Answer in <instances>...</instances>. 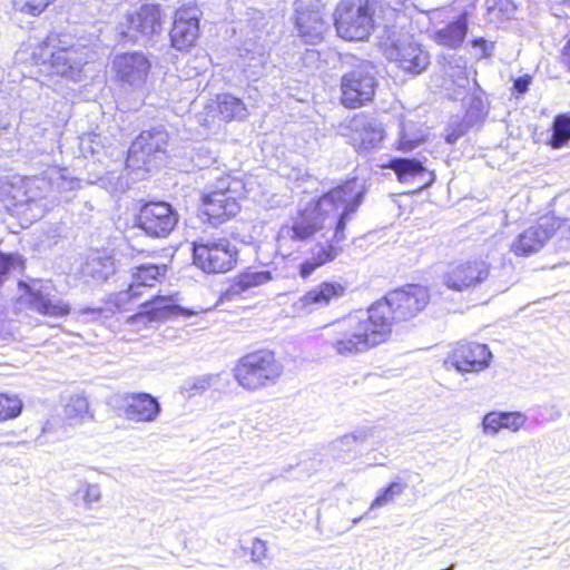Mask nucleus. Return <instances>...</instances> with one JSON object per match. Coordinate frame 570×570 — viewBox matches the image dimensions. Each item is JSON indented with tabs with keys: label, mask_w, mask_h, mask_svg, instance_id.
Instances as JSON below:
<instances>
[{
	"label": "nucleus",
	"mask_w": 570,
	"mask_h": 570,
	"mask_svg": "<svg viewBox=\"0 0 570 570\" xmlns=\"http://www.w3.org/2000/svg\"><path fill=\"white\" fill-rule=\"evenodd\" d=\"M364 193V185L357 179L331 189L313 207L303 210L292 225L281 227L277 235L278 249L283 255H289L287 249L292 242H304L318 230H324V236L333 232L332 240L342 243L346 239V223L357 212Z\"/></svg>",
	"instance_id": "1"
},
{
	"label": "nucleus",
	"mask_w": 570,
	"mask_h": 570,
	"mask_svg": "<svg viewBox=\"0 0 570 570\" xmlns=\"http://www.w3.org/2000/svg\"><path fill=\"white\" fill-rule=\"evenodd\" d=\"M320 336L328 352L345 358L366 354L387 341L370 307L324 325Z\"/></svg>",
	"instance_id": "2"
},
{
	"label": "nucleus",
	"mask_w": 570,
	"mask_h": 570,
	"mask_svg": "<svg viewBox=\"0 0 570 570\" xmlns=\"http://www.w3.org/2000/svg\"><path fill=\"white\" fill-rule=\"evenodd\" d=\"M32 55L37 63L75 82L81 80L82 68L90 59L87 46L69 35L48 36Z\"/></svg>",
	"instance_id": "3"
},
{
	"label": "nucleus",
	"mask_w": 570,
	"mask_h": 570,
	"mask_svg": "<svg viewBox=\"0 0 570 570\" xmlns=\"http://www.w3.org/2000/svg\"><path fill=\"white\" fill-rule=\"evenodd\" d=\"M206 176L209 183L202 193V210L209 224L218 226L238 214V200L246 191V185L218 169H209Z\"/></svg>",
	"instance_id": "4"
},
{
	"label": "nucleus",
	"mask_w": 570,
	"mask_h": 570,
	"mask_svg": "<svg viewBox=\"0 0 570 570\" xmlns=\"http://www.w3.org/2000/svg\"><path fill=\"white\" fill-rule=\"evenodd\" d=\"M430 301L425 286L409 284L389 292L382 299L370 306L377 323L383 327L387 340L394 322H405L422 312Z\"/></svg>",
	"instance_id": "5"
},
{
	"label": "nucleus",
	"mask_w": 570,
	"mask_h": 570,
	"mask_svg": "<svg viewBox=\"0 0 570 570\" xmlns=\"http://www.w3.org/2000/svg\"><path fill=\"white\" fill-rule=\"evenodd\" d=\"M283 364L267 350L243 356L234 367V377L239 386L255 392L275 385L283 374Z\"/></svg>",
	"instance_id": "6"
},
{
	"label": "nucleus",
	"mask_w": 570,
	"mask_h": 570,
	"mask_svg": "<svg viewBox=\"0 0 570 570\" xmlns=\"http://www.w3.org/2000/svg\"><path fill=\"white\" fill-rule=\"evenodd\" d=\"M48 187L49 184L45 179L35 177L3 185L0 191L7 197L3 199L7 210L33 222L41 218L47 210Z\"/></svg>",
	"instance_id": "7"
},
{
	"label": "nucleus",
	"mask_w": 570,
	"mask_h": 570,
	"mask_svg": "<svg viewBox=\"0 0 570 570\" xmlns=\"http://www.w3.org/2000/svg\"><path fill=\"white\" fill-rule=\"evenodd\" d=\"M557 233L570 239V219L556 216L541 217L537 224L520 233L511 243L510 249L517 256H530L541 250Z\"/></svg>",
	"instance_id": "8"
},
{
	"label": "nucleus",
	"mask_w": 570,
	"mask_h": 570,
	"mask_svg": "<svg viewBox=\"0 0 570 570\" xmlns=\"http://www.w3.org/2000/svg\"><path fill=\"white\" fill-rule=\"evenodd\" d=\"M334 22L341 38L350 41L364 40L373 29V13L363 0H341Z\"/></svg>",
	"instance_id": "9"
},
{
	"label": "nucleus",
	"mask_w": 570,
	"mask_h": 570,
	"mask_svg": "<svg viewBox=\"0 0 570 570\" xmlns=\"http://www.w3.org/2000/svg\"><path fill=\"white\" fill-rule=\"evenodd\" d=\"M193 258L205 273H226L236 265L237 249L227 238H213L195 243Z\"/></svg>",
	"instance_id": "10"
},
{
	"label": "nucleus",
	"mask_w": 570,
	"mask_h": 570,
	"mask_svg": "<svg viewBox=\"0 0 570 570\" xmlns=\"http://www.w3.org/2000/svg\"><path fill=\"white\" fill-rule=\"evenodd\" d=\"M376 85L373 66L361 63L342 77V104L347 108H358L365 105L372 100Z\"/></svg>",
	"instance_id": "11"
},
{
	"label": "nucleus",
	"mask_w": 570,
	"mask_h": 570,
	"mask_svg": "<svg viewBox=\"0 0 570 570\" xmlns=\"http://www.w3.org/2000/svg\"><path fill=\"white\" fill-rule=\"evenodd\" d=\"M384 55L400 69L414 76L422 73L430 65L429 52L405 36L385 43Z\"/></svg>",
	"instance_id": "12"
},
{
	"label": "nucleus",
	"mask_w": 570,
	"mask_h": 570,
	"mask_svg": "<svg viewBox=\"0 0 570 570\" xmlns=\"http://www.w3.org/2000/svg\"><path fill=\"white\" fill-rule=\"evenodd\" d=\"M491 358L492 353L485 344L458 343L445 357L444 367L460 374L480 373L490 366Z\"/></svg>",
	"instance_id": "13"
},
{
	"label": "nucleus",
	"mask_w": 570,
	"mask_h": 570,
	"mask_svg": "<svg viewBox=\"0 0 570 570\" xmlns=\"http://www.w3.org/2000/svg\"><path fill=\"white\" fill-rule=\"evenodd\" d=\"M490 275V264L482 258L451 264L443 274V284L452 291L463 292L482 284Z\"/></svg>",
	"instance_id": "14"
},
{
	"label": "nucleus",
	"mask_w": 570,
	"mask_h": 570,
	"mask_svg": "<svg viewBox=\"0 0 570 570\" xmlns=\"http://www.w3.org/2000/svg\"><path fill=\"white\" fill-rule=\"evenodd\" d=\"M150 69V60L140 51L120 53L112 60V70L117 80L121 87L132 90L145 87Z\"/></svg>",
	"instance_id": "15"
},
{
	"label": "nucleus",
	"mask_w": 570,
	"mask_h": 570,
	"mask_svg": "<svg viewBox=\"0 0 570 570\" xmlns=\"http://www.w3.org/2000/svg\"><path fill=\"white\" fill-rule=\"evenodd\" d=\"M345 292L346 287L338 282H322L294 301L289 313L293 317H305L338 301Z\"/></svg>",
	"instance_id": "16"
},
{
	"label": "nucleus",
	"mask_w": 570,
	"mask_h": 570,
	"mask_svg": "<svg viewBox=\"0 0 570 570\" xmlns=\"http://www.w3.org/2000/svg\"><path fill=\"white\" fill-rule=\"evenodd\" d=\"M125 38L134 42H147L163 31L164 17L159 6L145 4L127 16Z\"/></svg>",
	"instance_id": "17"
},
{
	"label": "nucleus",
	"mask_w": 570,
	"mask_h": 570,
	"mask_svg": "<svg viewBox=\"0 0 570 570\" xmlns=\"http://www.w3.org/2000/svg\"><path fill=\"white\" fill-rule=\"evenodd\" d=\"M178 223V215L165 202H155L144 205L137 218V225L148 236L167 237Z\"/></svg>",
	"instance_id": "18"
},
{
	"label": "nucleus",
	"mask_w": 570,
	"mask_h": 570,
	"mask_svg": "<svg viewBox=\"0 0 570 570\" xmlns=\"http://www.w3.org/2000/svg\"><path fill=\"white\" fill-rule=\"evenodd\" d=\"M342 129L343 136L358 149L377 148L384 138L382 124L364 114L354 116Z\"/></svg>",
	"instance_id": "19"
},
{
	"label": "nucleus",
	"mask_w": 570,
	"mask_h": 570,
	"mask_svg": "<svg viewBox=\"0 0 570 570\" xmlns=\"http://www.w3.org/2000/svg\"><path fill=\"white\" fill-rule=\"evenodd\" d=\"M168 142V134L163 128H153L142 131L128 150L127 166L141 167L149 163V158L165 150Z\"/></svg>",
	"instance_id": "20"
},
{
	"label": "nucleus",
	"mask_w": 570,
	"mask_h": 570,
	"mask_svg": "<svg viewBox=\"0 0 570 570\" xmlns=\"http://www.w3.org/2000/svg\"><path fill=\"white\" fill-rule=\"evenodd\" d=\"M295 28L297 36L308 45H317L324 39L328 23L316 6H305L303 0L296 2Z\"/></svg>",
	"instance_id": "21"
},
{
	"label": "nucleus",
	"mask_w": 570,
	"mask_h": 570,
	"mask_svg": "<svg viewBox=\"0 0 570 570\" xmlns=\"http://www.w3.org/2000/svg\"><path fill=\"white\" fill-rule=\"evenodd\" d=\"M126 420L135 423L155 422L161 413V405L148 393H127L120 406Z\"/></svg>",
	"instance_id": "22"
},
{
	"label": "nucleus",
	"mask_w": 570,
	"mask_h": 570,
	"mask_svg": "<svg viewBox=\"0 0 570 570\" xmlns=\"http://www.w3.org/2000/svg\"><path fill=\"white\" fill-rule=\"evenodd\" d=\"M199 36V19L196 8H181L176 11L170 30L171 46L177 50H187L196 43Z\"/></svg>",
	"instance_id": "23"
},
{
	"label": "nucleus",
	"mask_w": 570,
	"mask_h": 570,
	"mask_svg": "<svg viewBox=\"0 0 570 570\" xmlns=\"http://www.w3.org/2000/svg\"><path fill=\"white\" fill-rule=\"evenodd\" d=\"M165 273V265L146 264L136 267L128 288L116 295V305L119 308H126L127 304L142 295V288L153 287Z\"/></svg>",
	"instance_id": "24"
},
{
	"label": "nucleus",
	"mask_w": 570,
	"mask_h": 570,
	"mask_svg": "<svg viewBox=\"0 0 570 570\" xmlns=\"http://www.w3.org/2000/svg\"><path fill=\"white\" fill-rule=\"evenodd\" d=\"M386 167L396 174L400 183L413 185L414 190L426 188L434 181L433 173L416 159L394 158Z\"/></svg>",
	"instance_id": "25"
},
{
	"label": "nucleus",
	"mask_w": 570,
	"mask_h": 570,
	"mask_svg": "<svg viewBox=\"0 0 570 570\" xmlns=\"http://www.w3.org/2000/svg\"><path fill=\"white\" fill-rule=\"evenodd\" d=\"M29 306L31 309L49 317H61L68 315L70 307L62 299L50 293V286L33 283L28 286Z\"/></svg>",
	"instance_id": "26"
},
{
	"label": "nucleus",
	"mask_w": 570,
	"mask_h": 570,
	"mask_svg": "<svg viewBox=\"0 0 570 570\" xmlns=\"http://www.w3.org/2000/svg\"><path fill=\"white\" fill-rule=\"evenodd\" d=\"M242 67L248 78L262 77L269 65V52L267 48L254 40H247L239 48Z\"/></svg>",
	"instance_id": "27"
},
{
	"label": "nucleus",
	"mask_w": 570,
	"mask_h": 570,
	"mask_svg": "<svg viewBox=\"0 0 570 570\" xmlns=\"http://www.w3.org/2000/svg\"><path fill=\"white\" fill-rule=\"evenodd\" d=\"M340 243L332 240V237L325 243H318L311 249V256L299 265V275L302 278L309 277L318 267L334 261L341 253Z\"/></svg>",
	"instance_id": "28"
},
{
	"label": "nucleus",
	"mask_w": 570,
	"mask_h": 570,
	"mask_svg": "<svg viewBox=\"0 0 570 570\" xmlns=\"http://www.w3.org/2000/svg\"><path fill=\"white\" fill-rule=\"evenodd\" d=\"M272 274L269 271H252L248 269L232 282L229 287L225 292L227 299H233L240 296L250 288L264 285L272 281Z\"/></svg>",
	"instance_id": "29"
},
{
	"label": "nucleus",
	"mask_w": 570,
	"mask_h": 570,
	"mask_svg": "<svg viewBox=\"0 0 570 570\" xmlns=\"http://www.w3.org/2000/svg\"><path fill=\"white\" fill-rule=\"evenodd\" d=\"M115 271V259L106 253L91 254L82 265V275L96 282H105Z\"/></svg>",
	"instance_id": "30"
},
{
	"label": "nucleus",
	"mask_w": 570,
	"mask_h": 570,
	"mask_svg": "<svg viewBox=\"0 0 570 570\" xmlns=\"http://www.w3.org/2000/svg\"><path fill=\"white\" fill-rule=\"evenodd\" d=\"M468 31V20L461 16L458 20L450 22L443 28L434 31L433 40L443 47L455 49L461 46Z\"/></svg>",
	"instance_id": "31"
},
{
	"label": "nucleus",
	"mask_w": 570,
	"mask_h": 570,
	"mask_svg": "<svg viewBox=\"0 0 570 570\" xmlns=\"http://www.w3.org/2000/svg\"><path fill=\"white\" fill-rule=\"evenodd\" d=\"M425 140V134L421 126L411 120H401L396 149L403 153L412 151Z\"/></svg>",
	"instance_id": "32"
},
{
	"label": "nucleus",
	"mask_w": 570,
	"mask_h": 570,
	"mask_svg": "<svg viewBox=\"0 0 570 570\" xmlns=\"http://www.w3.org/2000/svg\"><path fill=\"white\" fill-rule=\"evenodd\" d=\"M217 105L222 118L226 121L243 120L248 115L245 104L229 94L218 96Z\"/></svg>",
	"instance_id": "33"
},
{
	"label": "nucleus",
	"mask_w": 570,
	"mask_h": 570,
	"mask_svg": "<svg viewBox=\"0 0 570 570\" xmlns=\"http://www.w3.org/2000/svg\"><path fill=\"white\" fill-rule=\"evenodd\" d=\"M142 304L148 308L151 315L150 318L155 322L166 320L184 312L180 306L173 303L170 296H155L151 301H146Z\"/></svg>",
	"instance_id": "34"
},
{
	"label": "nucleus",
	"mask_w": 570,
	"mask_h": 570,
	"mask_svg": "<svg viewBox=\"0 0 570 570\" xmlns=\"http://www.w3.org/2000/svg\"><path fill=\"white\" fill-rule=\"evenodd\" d=\"M570 140V116L567 114L559 115L552 124V136L550 145L554 149L562 148Z\"/></svg>",
	"instance_id": "35"
},
{
	"label": "nucleus",
	"mask_w": 570,
	"mask_h": 570,
	"mask_svg": "<svg viewBox=\"0 0 570 570\" xmlns=\"http://www.w3.org/2000/svg\"><path fill=\"white\" fill-rule=\"evenodd\" d=\"M73 497L81 501L87 509H92L95 504L100 503L102 493L99 484L82 481Z\"/></svg>",
	"instance_id": "36"
},
{
	"label": "nucleus",
	"mask_w": 570,
	"mask_h": 570,
	"mask_svg": "<svg viewBox=\"0 0 570 570\" xmlns=\"http://www.w3.org/2000/svg\"><path fill=\"white\" fill-rule=\"evenodd\" d=\"M65 414L71 420H83L86 416L92 417L89 412L88 400L80 394L71 395L65 405Z\"/></svg>",
	"instance_id": "37"
},
{
	"label": "nucleus",
	"mask_w": 570,
	"mask_h": 570,
	"mask_svg": "<svg viewBox=\"0 0 570 570\" xmlns=\"http://www.w3.org/2000/svg\"><path fill=\"white\" fill-rule=\"evenodd\" d=\"M22 411V401L16 395L0 393V422L17 417Z\"/></svg>",
	"instance_id": "38"
},
{
	"label": "nucleus",
	"mask_w": 570,
	"mask_h": 570,
	"mask_svg": "<svg viewBox=\"0 0 570 570\" xmlns=\"http://www.w3.org/2000/svg\"><path fill=\"white\" fill-rule=\"evenodd\" d=\"M405 485L400 482H392L387 488L382 490L371 503L370 510L382 508L404 492Z\"/></svg>",
	"instance_id": "39"
},
{
	"label": "nucleus",
	"mask_w": 570,
	"mask_h": 570,
	"mask_svg": "<svg viewBox=\"0 0 570 570\" xmlns=\"http://www.w3.org/2000/svg\"><path fill=\"white\" fill-rule=\"evenodd\" d=\"M217 380V375L206 374L190 379L184 383V391L190 396L205 392L210 387L214 381Z\"/></svg>",
	"instance_id": "40"
},
{
	"label": "nucleus",
	"mask_w": 570,
	"mask_h": 570,
	"mask_svg": "<svg viewBox=\"0 0 570 570\" xmlns=\"http://www.w3.org/2000/svg\"><path fill=\"white\" fill-rule=\"evenodd\" d=\"M502 430H509L513 433L519 432L525 424L528 417L520 411H501Z\"/></svg>",
	"instance_id": "41"
},
{
	"label": "nucleus",
	"mask_w": 570,
	"mask_h": 570,
	"mask_svg": "<svg viewBox=\"0 0 570 570\" xmlns=\"http://www.w3.org/2000/svg\"><path fill=\"white\" fill-rule=\"evenodd\" d=\"M482 433L489 436H495L502 430L501 411H491L482 417Z\"/></svg>",
	"instance_id": "42"
},
{
	"label": "nucleus",
	"mask_w": 570,
	"mask_h": 570,
	"mask_svg": "<svg viewBox=\"0 0 570 570\" xmlns=\"http://www.w3.org/2000/svg\"><path fill=\"white\" fill-rule=\"evenodd\" d=\"M455 65L452 66V61H449V66L445 69V72L449 77L453 79V82L459 87H464L468 83V70L465 67V62L462 58H453Z\"/></svg>",
	"instance_id": "43"
},
{
	"label": "nucleus",
	"mask_w": 570,
	"mask_h": 570,
	"mask_svg": "<svg viewBox=\"0 0 570 570\" xmlns=\"http://www.w3.org/2000/svg\"><path fill=\"white\" fill-rule=\"evenodd\" d=\"M365 438V433L346 434L334 441L333 450L337 452H350L356 446L357 443L363 442ZM337 458H343V455L337 453Z\"/></svg>",
	"instance_id": "44"
},
{
	"label": "nucleus",
	"mask_w": 570,
	"mask_h": 570,
	"mask_svg": "<svg viewBox=\"0 0 570 570\" xmlns=\"http://www.w3.org/2000/svg\"><path fill=\"white\" fill-rule=\"evenodd\" d=\"M51 0H18L19 10L21 12L38 16L40 14Z\"/></svg>",
	"instance_id": "45"
},
{
	"label": "nucleus",
	"mask_w": 570,
	"mask_h": 570,
	"mask_svg": "<svg viewBox=\"0 0 570 570\" xmlns=\"http://www.w3.org/2000/svg\"><path fill=\"white\" fill-rule=\"evenodd\" d=\"M517 10L515 4L511 0H499L494 6L489 7L492 14H497L501 19H511Z\"/></svg>",
	"instance_id": "46"
},
{
	"label": "nucleus",
	"mask_w": 570,
	"mask_h": 570,
	"mask_svg": "<svg viewBox=\"0 0 570 570\" xmlns=\"http://www.w3.org/2000/svg\"><path fill=\"white\" fill-rule=\"evenodd\" d=\"M140 307V312L136 313L127 320L129 325L137 326L138 330L141 326H146L147 324L155 322L153 318H150L151 315L149 314L148 308L144 304H141Z\"/></svg>",
	"instance_id": "47"
},
{
	"label": "nucleus",
	"mask_w": 570,
	"mask_h": 570,
	"mask_svg": "<svg viewBox=\"0 0 570 570\" xmlns=\"http://www.w3.org/2000/svg\"><path fill=\"white\" fill-rule=\"evenodd\" d=\"M472 47L480 50L479 58H489L492 56L494 50V42H490L484 38H476L472 41Z\"/></svg>",
	"instance_id": "48"
},
{
	"label": "nucleus",
	"mask_w": 570,
	"mask_h": 570,
	"mask_svg": "<svg viewBox=\"0 0 570 570\" xmlns=\"http://www.w3.org/2000/svg\"><path fill=\"white\" fill-rule=\"evenodd\" d=\"M266 554V544L264 541L256 539L252 546V556L255 561L262 560Z\"/></svg>",
	"instance_id": "49"
},
{
	"label": "nucleus",
	"mask_w": 570,
	"mask_h": 570,
	"mask_svg": "<svg viewBox=\"0 0 570 570\" xmlns=\"http://www.w3.org/2000/svg\"><path fill=\"white\" fill-rule=\"evenodd\" d=\"M465 129L462 124H458L455 128L448 129L445 135V140L449 144H454L456 140L463 136Z\"/></svg>",
	"instance_id": "50"
},
{
	"label": "nucleus",
	"mask_w": 570,
	"mask_h": 570,
	"mask_svg": "<svg viewBox=\"0 0 570 570\" xmlns=\"http://www.w3.org/2000/svg\"><path fill=\"white\" fill-rule=\"evenodd\" d=\"M530 83H531V77L525 75V76L517 78L513 82V87L519 94H524L528 91Z\"/></svg>",
	"instance_id": "51"
},
{
	"label": "nucleus",
	"mask_w": 570,
	"mask_h": 570,
	"mask_svg": "<svg viewBox=\"0 0 570 570\" xmlns=\"http://www.w3.org/2000/svg\"><path fill=\"white\" fill-rule=\"evenodd\" d=\"M561 62L570 71V39L566 42L561 50Z\"/></svg>",
	"instance_id": "52"
},
{
	"label": "nucleus",
	"mask_w": 570,
	"mask_h": 570,
	"mask_svg": "<svg viewBox=\"0 0 570 570\" xmlns=\"http://www.w3.org/2000/svg\"><path fill=\"white\" fill-rule=\"evenodd\" d=\"M12 265V257L0 254V277L4 275Z\"/></svg>",
	"instance_id": "53"
},
{
	"label": "nucleus",
	"mask_w": 570,
	"mask_h": 570,
	"mask_svg": "<svg viewBox=\"0 0 570 570\" xmlns=\"http://www.w3.org/2000/svg\"><path fill=\"white\" fill-rule=\"evenodd\" d=\"M75 185H77V181L75 180H70L69 181V187L72 189L75 187Z\"/></svg>",
	"instance_id": "54"
},
{
	"label": "nucleus",
	"mask_w": 570,
	"mask_h": 570,
	"mask_svg": "<svg viewBox=\"0 0 570 570\" xmlns=\"http://www.w3.org/2000/svg\"><path fill=\"white\" fill-rule=\"evenodd\" d=\"M307 55L314 56L315 51H307Z\"/></svg>",
	"instance_id": "55"
}]
</instances>
